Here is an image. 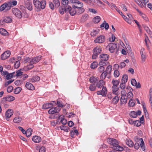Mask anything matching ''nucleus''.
<instances>
[{
	"label": "nucleus",
	"instance_id": "0eeeda50",
	"mask_svg": "<svg viewBox=\"0 0 152 152\" xmlns=\"http://www.w3.org/2000/svg\"><path fill=\"white\" fill-rule=\"evenodd\" d=\"M12 11L14 15L18 18L21 19L23 15L21 12L17 8H15L12 9Z\"/></svg>",
	"mask_w": 152,
	"mask_h": 152
},
{
	"label": "nucleus",
	"instance_id": "603ef678",
	"mask_svg": "<svg viewBox=\"0 0 152 152\" xmlns=\"http://www.w3.org/2000/svg\"><path fill=\"white\" fill-rule=\"evenodd\" d=\"M89 17V16L88 14H85L82 15V20L83 21H85L88 19Z\"/></svg>",
	"mask_w": 152,
	"mask_h": 152
},
{
	"label": "nucleus",
	"instance_id": "4468645a",
	"mask_svg": "<svg viewBox=\"0 0 152 152\" xmlns=\"http://www.w3.org/2000/svg\"><path fill=\"white\" fill-rule=\"evenodd\" d=\"M101 91H98L97 92V94L98 95H101L103 96H105L107 93V90L106 87L103 86Z\"/></svg>",
	"mask_w": 152,
	"mask_h": 152
},
{
	"label": "nucleus",
	"instance_id": "4be33fe9",
	"mask_svg": "<svg viewBox=\"0 0 152 152\" xmlns=\"http://www.w3.org/2000/svg\"><path fill=\"white\" fill-rule=\"evenodd\" d=\"M101 60L107 61L109 58V56L107 54H103L99 56Z\"/></svg>",
	"mask_w": 152,
	"mask_h": 152
},
{
	"label": "nucleus",
	"instance_id": "6ab92c4d",
	"mask_svg": "<svg viewBox=\"0 0 152 152\" xmlns=\"http://www.w3.org/2000/svg\"><path fill=\"white\" fill-rule=\"evenodd\" d=\"M127 97L126 95H123L121 96L120 98V102L121 104H126L127 102Z\"/></svg>",
	"mask_w": 152,
	"mask_h": 152
},
{
	"label": "nucleus",
	"instance_id": "f3484780",
	"mask_svg": "<svg viewBox=\"0 0 152 152\" xmlns=\"http://www.w3.org/2000/svg\"><path fill=\"white\" fill-rule=\"evenodd\" d=\"M41 57V56H39L34 58H32L30 63L34 64H36L40 61Z\"/></svg>",
	"mask_w": 152,
	"mask_h": 152
},
{
	"label": "nucleus",
	"instance_id": "7ed1b4c3",
	"mask_svg": "<svg viewBox=\"0 0 152 152\" xmlns=\"http://www.w3.org/2000/svg\"><path fill=\"white\" fill-rule=\"evenodd\" d=\"M33 4L35 7V10L37 11H39L41 10L45 9L46 1L44 0H42L41 1L39 0H34Z\"/></svg>",
	"mask_w": 152,
	"mask_h": 152
},
{
	"label": "nucleus",
	"instance_id": "ea45409f",
	"mask_svg": "<svg viewBox=\"0 0 152 152\" xmlns=\"http://www.w3.org/2000/svg\"><path fill=\"white\" fill-rule=\"evenodd\" d=\"M15 73V72L10 73V74H9L8 72V73H7L6 75V78L7 80H8L13 77H14L15 76L14 75V74Z\"/></svg>",
	"mask_w": 152,
	"mask_h": 152
},
{
	"label": "nucleus",
	"instance_id": "2eb2a0df",
	"mask_svg": "<svg viewBox=\"0 0 152 152\" xmlns=\"http://www.w3.org/2000/svg\"><path fill=\"white\" fill-rule=\"evenodd\" d=\"M13 110L12 109H9L7 110L5 113V116L7 121H9V118L13 115Z\"/></svg>",
	"mask_w": 152,
	"mask_h": 152
},
{
	"label": "nucleus",
	"instance_id": "473e14b6",
	"mask_svg": "<svg viewBox=\"0 0 152 152\" xmlns=\"http://www.w3.org/2000/svg\"><path fill=\"white\" fill-rule=\"evenodd\" d=\"M118 86H115L113 85L112 87V89L113 91V94L116 95L117 94V91L118 90L119 88L118 87Z\"/></svg>",
	"mask_w": 152,
	"mask_h": 152
},
{
	"label": "nucleus",
	"instance_id": "0e129e2a",
	"mask_svg": "<svg viewBox=\"0 0 152 152\" xmlns=\"http://www.w3.org/2000/svg\"><path fill=\"white\" fill-rule=\"evenodd\" d=\"M88 11L90 12H91L94 14H95L97 12V11L94 9L89 8Z\"/></svg>",
	"mask_w": 152,
	"mask_h": 152
},
{
	"label": "nucleus",
	"instance_id": "e433bc0d",
	"mask_svg": "<svg viewBox=\"0 0 152 152\" xmlns=\"http://www.w3.org/2000/svg\"><path fill=\"white\" fill-rule=\"evenodd\" d=\"M119 99V97L118 96L117 94L113 98L112 101L114 104H116L118 102Z\"/></svg>",
	"mask_w": 152,
	"mask_h": 152
},
{
	"label": "nucleus",
	"instance_id": "6e6552de",
	"mask_svg": "<svg viewBox=\"0 0 152 152\" xmlns=\"http://www.w3.org/2000/svg\"><path fill=\"white\" fill-rule=\"evenodd\" d=\"M109 47V50L110 52L111 53H113L116 50L118 51V49L117 48V44L112 43L110 44L108 46H107V48Z\"/></svg>",
	"mask_w": 152,
	"mask_h": 152
},
{
	"label": "nucleus",
	"instance_id": "9b49d317",
	"mask_svg": "<svg viewBox=\"0 0 152 152\" xmlns=\"http://www.w3.org/2000/svg\"><path fill=\"white\" fill-rule=\"evenodd\" d=\"M6 9L7 11L10 9V4L7 2L5 3L0 7V11H2Z\"/></svg>",
	"mask_w": 152,
	"mask_h": 152
},
{
	"label": "nucleus",
	"instance_id": "4d7b16f0",
	"mask_svg": "<svg viewBox=\"0 0 152 152\" xmlns=\"http://www.w3.org/2000/svg\"><path fill=\"white\" fill-rule=\"evenodd\" d=\"M141 124H142L141 122H140V121L139 120L134 121V125L137 127L140 126Z\"/></svg>",
	"mask_w": 152,
	"mask_h": 152
},
{
	"label": "nucleus",
	"instance_id": "4c0bfd02",
	"mask_svg": "<svg viewBox=\"0 0 152 152\" xmlns=\"http://www.w3.org/2000/svg\"><path fill=\"white\" fill-rule=\"evenodd\" d=\"M22 120L21 117L17 116L15 117L13 119V121L15 123H18L21 121Z\"/></svg>",
	"mask_w": 152,
	"mask_h": 152
},
{
	"label": "nucleus",
	"instance_id": "bb28decb",
	"mask_svg": "<svg viewBox=\"0 0 152 152\" xmlns=\"http://www.w3.org/2000/svg\"><path fill=\"white\" fill-rule=\"evenodd\" d=\"M112 69V66L110 65H109L106 67L105 70L104 71L107 74H110Z\"/></svg>",
	"mask_w": 152,
	"mask_h": 152
},
{
	"label": "nucleus",
	"instance_id": "69168bd1",
	"mask_svg": "<svg viewBox=\"0 0 152 152\" xmlns=\"http://www.w3.org/2000/svg\"><path fill=\"white\" fill-rule=\"evenodd\" d=\"M46 148L44 146L41 147L39 150V152H45Z\"/></svg>",
	"mask_w": 152,
	"mask_h": 152
},
{
	"label": "nucleus",
	"instance_id": "1a4fd4ad",
	"mask_svg": "<svg viewBox=\"0 0 152 152\" xmlns=\"http://www.w3.org/2000/svg\"><path fill=\"white\" fill-rule=\"evenodd\" d=\"M105 40V37L103 35H101L94 40V42L95 43H102L104 42Z\"/></svg>",
	"mask_w": 152,
	"mask_h": 152
},
{
	"label": "nucleus",
	"instance_id": "20e7f679",
	"mask_svg": "<svg viewBox=\"0 0 152 152\" xmlns=\"http://www.w3.org/2000/svg\"><path fill=\"white\" fill-rule=\"evenodd\" d=\"M93 54L92 58L93 59H95L98 57V55L102 51V49L100 46H97L93 50Z\"/></svg>",
	"mask_w": 152,
	"mask_h": 152
},
{
	"label": "nucleus",
	"instance_id": "f03ea898",
	"mask_svg": "<svg viewBox=\"0 0 152 152\" xmlns=\"http://www.w3.org/2000/svg\"><path fill=\"white\" fill-rule=\"evenodd\" d=\"M108 143L111 145V148L114 150L117 151H122L123 148L118 145V142L115 139L113 138H109L107 139Z\"/></svg>",
	"mask_w": 152,
	"mask_h": 152
},
{
	"label": "nucleus",
	"instance_id": "58836bf2",
	"mask_svg": "<svg viewBox=\"0 0 152 152\" xmlns=\"http://www.w3.org/2000/svg\"><path fill=\"white\" fill-rule=\"evenodd\" d=\"M3 18L6 23H10L12 21V18L10 17H5Z\"/></svg>",
	"mask_w": 152,
	"mask_h": 152
},
{
	"label": "nucleus",
	"instance_id": "680f3d73",
	"mask_svg": "<svg viewBox=\"0 0 152 152\" xmlns=\"http://www.w3.org/2000/svg\"><path fill=\"white\" fill-rule=\"evenodd\" d=\"M57 104L58 105V107H64V105L62 103V102L61 101H57Z\"/></svg>",
	"mask_w": 152,
	"mask_h": 152
},
{
	"label": "nucleus",
	"instance_id": "cd10ccee",
	"mask_svg": "<svg viewBox=\"0 0 152 152\" xmlns=\"http://www.w3.org/2000/svg\"><path fill=\"white\" fill-rule=\"evenodd\" d=\"M53 107L52 105L50 103H48L46 104H44L42 106V108L44 109H47Z\"/></svg>",
	"mask_w": 152,
	"mask_h": 152
},
{
	"label": "nucleus",
	"instance_id": "9d476101",
	"mask_svg": "<svg viewBox=\"0 0 152 152\" xmlns=\"http://www.w3.org/2000/svg\"><path fill=\"white\" fill-rule=\"evenodd\" d=\"M15 98L12 96H7L2 98L1 100V102L4 103L7 102H11L15 99Z\"/></svg>",
	"mask_w": 152,
	"mask_h": 152
},
{
	"label": "nucleus",
	"instance_id": "6e6d98bb",
	"mask_svg": "<svg viewBox=\"0 0 152 152\" xmlns=\"http://www.w3.org/2000/svg\"><path fill=\"white\" fill-rule=\"evenodd\" d=\"M100 66L98 68V70L99 73H102L104 71V68L102 66Z\"/></svg>",
	"mask_w": 152,
	"mask_h": 152
},
{
	"label": "nucleus",
	"instance_id": "bf43d9fd",
	"mask_svg": "<svg viewBox=\"0 0 152 152\" xmlns=\"http://www.w3.org/2000/svg\"><path fill=\"white\" fill-rule=\"evenodd\" d=\"M120 75L119 72L118 70H115L114 73V75L115 77H117L119 76Z\"/></svg>",
	"mask_w": 152,
	"mask_h": 152
},
{
	"label": "nucleus",
	"instance_id": "f8f14e48",
	"mask_svg": "<svg viewBox=\"0 0 152 152\" xmlns=\"http://www.w3.org/2000/svg\"><path fill=\"white\" fill-rule=\"evenodd\" d=\"M51 108L48 111V113L49 114H53L56 113H58L61 109L58 107H56Z\"/></svg>",
	"mask_w": 152,
	"mask_h": 152
},
{
	"label": "nucleus",
	"instance_id": "774afa93",
	"mask_svg": "<svg viewBox=\"0 0 152 152\" xmlns=\"http://www.w3.org/2000/svg\"><path fill=\"white\" fill-rule=\"evenodd\" d=\"M13 89V88L12 86H9L7 88V91L9 93L11 92Z\"/></svg>",
	"mask_w": 152,
	"mask_h": 152
},
{
	"label": "nucleus",
	"instance_id": "39448f33",
	"mask_svg": "<svg viewBox=\"0 0 152 152\" xmlns=\"http://www.w3.org/2000/svg\"><path fill=\"white\" fill-rule=\"evenodd\" d=\"M140 144L138 142H136L134 145V148L136 150H138L140 147L142 150L143 151H144L145 150V147L144 146V141L142 138H140Z\"/></svg>",
	"mask_w": 152,
	"mask_h": 152
},
{
	"label": "nucleus",
	"instance_id": "864d4df0",
	"mask_svg": "<svg viewBox=\"0 0 152 152\" xmlns=\"http://www.w3.org/2000/svg\"><path fill=\"white\" fill-rule=\"evenodd\" d=\"M135 103L133 100L132 99H130L129 102V105L130 107L134 106L135 105Z\"/></svg>",
	"mask_w": 152,
	"mask_h": 152
},
{
	"label": "nucleus",
	"instance_id": "a878e982",
	"mask_svg": "<svg viewBox=\"0 0 152 152\" xmlns=\"http://www.w3.org/2000/svg\"><path fill=\"white\" fill-rule=\"evenodd\" d=\"M30 64L27 65L26 66H25L23 69L26 71H28L31 69H32L34 67V66L33 65V64H34L31 63H30Z\"/></svg>",
	"mask_w": 152,
	"mask_h": 152
},
{
	"label": "nucleus",
	"instance_id": "e2e57ef3",
	"mask_svg": "<svg viewBox=\"0 0 152 152\" xmlns=\"http://www.w3.org/2000/svg\"><path fill=\"white\" fill-rule=\"evenodd\" d=\"M31 58H30L28 57H25L24 58V61L25 62V63H27L29 61V63H30V61L31 59Z\"/></svg>",
	"mask_w": 152,
	"mask_h": 152
},
{
	"label": "nucleus",
	"instance_id": "aec40b11",
	"mask_svg": "<svg viewBox=\"0 0 152 152\" xmlns=\"http://www.w3.org/2000/svg\"><path fill=\"white\" fill-rule=\"evenodd\" d=\"M98 78L96 77L92 76L89 78V80L91 84H95L98 81Z\"/></svg>",
	"mask_w": 152,
	"mask_h": 152
},
{
	"label": "nucleus",
	"instance_id": "8fccbe9b",
	"mask_svg": "<svg viewBox=\"0 0 152 152\" xmlns=\"http://www.w3.org/2000/svg\"><path fill=\"white\" fill-rule=\"evenodd\" d=\"M22 88L20 87H18L14 90V93L15 94H19L21 91Z\"/></svg>",
	"mask_w": 152,
	"mask_h": 152
},
{
	"label": "nucleus",
	"instance_id": "de8ad7c7",
	"mask_svg": "<svg viewBox=\"0 0 152 152\" xmlns=\"http://www.w3.org/2000/svg\"><path fill=\"white\" fill-rule=\"evenodd\" d=\"M100 18L99 16H96L93 19V21L96 23H99L100 21Z\"/></svg>",
	"mask_w": 152,
	"mask_h": 152
},
{
	"label": "nucleus",
	"instance_id": "412c9836",
	"mask_svg": "<svg viewBox=\"0 0 152 152\" xmlns=\"http://www.w3.org/2000/svg\"><path fill=\"white\" fill-rule=\"evenodd\" d=\"M26 88L28 90H34L35 89L34 86L29 82L26 83L25 85Z\"/></svg>",
	"mask_w": 152,
	"mask_h": 152
},
{
	"label": "nucleus",
	"instance_id": "2f4dec72",
	"mask_svg": "<svg viewBox=\"0 0 152 152\" xmlns=\"http://www.w3.org/2000/svg\"><path fill=\"white\" fill-rule=\"evenodd\" d=\"M96 87L95 84L94 83L91 84L89 87L88 89L92 91H94L96 90Z\"/></svg>",
	"mask_w": 152,
	"mask_h": 152
},
{
	"label": "nucleus",
	"instance_id": "052dcab7",
	"mask_svg": "<svg viewBox=\"0 0 152 152\" xmlns=\"http://www.w3.org/2000/svg\"><path fill=\"white\" fill-rule=\"evenodd\" d=\"M126 83L122 82L120 83V87L122 89H124L126 88Z\"/></svg>",
	"mask_w": 152,
	"mask_h": 152
},
{
	"label": "nucleus",
	"instance_id": "5fc2aeb1",
	"mask_svg": "<svg viewBox=\"0 0 152 152\" xmlns=\"http://www.w3.org/2000/svg\"><path fill=\"white\" fill-rule=\"evenodd\" d=\"M98 31L96 30H94L91 33V35L92 37H95L98 34Z\"/></svg>",
	"mask_w": 152,
	"mask_h": 152
},
{
	"label": "nucleus",
	"instance_id": "5701e85b",
	"mask_svg": "<svg viewBox=\"0 0 152 152\" xmlns=\"http://www.w3.org/2000/svg\"><path fill=\"white\" fill-rule=\"evenodd\" d=\"M25 4L27 9L30 11L32 10V4L30 1H25Z\"/></svg>",
	"mask_w": 152,
	"mask_h": 152
},
{
	"label": "nucleus",
	"instance_id": "b1692460",
	"mask_svg": "<svg viewBox=\"0 0 152 152\" xmlns=\"http://www.w3.org/2000/svg\"><path fill=\"white\" fill-rule=\"evenodd\" d=\"M32 141L35 143H39L41 140L40 137L37 136H34L33 137Z\"/></svg>",
	"mask_w": 152,
	"mask_h": 152
},
{
	"label": "nucleus",
	"instance_id": "338daca9",
	"mask_svg": "<svg viewBox=\"0 0 152 152\" xmlns=\"http://www.w3.org/2000/svg\"><path fill=\"white\" fill-rule=\"evenodd\" d=\"M69 3V1L68 0H62L61 3L63 5V6H66Z\"/></svg>",
	"mask_w": 152,
	"mask_h": 152
},
{
	"label": "nucleus",
	"instance_id": "c85d7f7f",
	"mask_svg": "<svg viewBox=\"0 0 152 152\" xmlns=\"http://www.w3.org/2000/svg\"><path fill=\"white\" fill-rule=\"evenodd\" d=\"M0 33L2 35L4 36H8L9 35V33L7 30L3 28H0Z\"/></svg>",
	"mask_w": 152,
	"mask_h": 152
},
{
	"label": "nucleus",
	"instance_id": "a211bd4d",
	"mask_svg": "<svg viewBox=\"0 0 152 152\" xmlns=\"http://www.w3.org/2000/svg\"><path fill=\"white\" fill-rule=\"evenodd\" d=\"M61 119L60 122L63 125H65L67 123V120L64 118V116L63 115H61L60 116L59 115V117L57 120Z\"/></svg>",
	"mask_w": 152,
	"mask_h": 152
},
{
	"label": "nucleus",
	"instance_id": "09e8293b",
	"mask_svg": "<svg viewBox=\"0 0 152 152\" xmlns=\"http://www.w3.org/2000/svg\"><path fill=\"white\" fill-rule=\"evenodd\" d=\"M107 75V74L105 73V72L104 71L102 73L100 76V78L101 80H103L106 77Z\"/></svg>",
	"mask_w": 152,
	"mask_h": 152
},
{
	"label": "nucleus",
	"instance_id": "37998d69",
	"mask_svg": "<svg viewBox=\"0 0 152 152\" xmlns=\"http://www.w3.org/2000/svg\"><path fill=\"white\" fill-rule=\"evenodd\" d=\"M120 83V80H113L112 81L111 83L113 84V85L116 86H118Z\"/></svg>",
	"mask_w": 152,
	"mask_h": 152
},
{
	"label": "nucleus",
	"instance_id": "3c124183",
	"mask_svg": "<svg viewBox=\"0 0 152 152\" xmlns=\"http://www.w3.org/2000/svg\"><path fill=\"white\" fill-rule=\"evenodd\" d=\"M129 115L132 118H135L137 117L136 112L134 111H132L130 113Z\"/></svg>",
	"mask_w": 152,
	"mask_h": 152
},
{
	"label": "nucleus",
	"instance_id": "f257e3e1",
	"mask_svg": "<svg viewBox=\"0 0 152 152\" xmlns=\"http://www.w3.org/2000/svg\"><path fill=\"white\" fill-rule=\"evenodd\" d=\"M69 1L73 4L72 5V7L77 9V13L78 14H81L85 11L84 8L83 7V4L78 0H70Z\"/></svg>",
	"mask_w": 152,
	"mask_h": 152
},
{
	"label": "nucleus",
	"instance_id": "49530a36",
	"mask_svg": "<svg viewBox=\"0 0 152 152\" xmlns=\"http://www.w3.org/2000/svg\"><path fill=\"white\" fill-rule=\"evenodd\" d=\"M97 63L96 62H94L91 64V68L92 69H94L97 67Z\"/></svg>",
	"mask_w": 152,
	"mask_h": 152
},
{
	"label": "nucleus",
	"instance_id": "423d86ee",
	"mask_svg": "<svg viewBox=\"0 0 152 152\" xmlns=\"http://www.w3.org/2000/svg\"><path fill=\"white\" fill-rule=\"evenodd\" d=\"M76 9L75 7H71L68 6H66V13H69L72 16L75 15L76 13H77V10H75Z\"/></svg>",
	"mask_w": 152,
	"mask_h": 152
},
{
	"label": "nucleus",
	"instance_id": "c9c22d12",
	"mask_svg": "<svg viewBox=\"0 0 152 152\" xmlns=\"http://www.w3.org/2000/svg\"><path fill=\"white\" fill-rule=\"evenodd\" d=\"M143 50H143L141 49L140 51V54L141 56V60L142 62H144L145 61L146 58L145 55V53L143 52Z\"/></svg>",
	"mask_w": 152,
	"mask_h": 152
},
{
	"label": "nucleus",
	"instance_id": "72a5a7b5",
	"mask_svg": "<svg viewBox=\"0 0 152 152\" xmlns=\"http://www.w3.org/2000/svg\"><path fill=\"white\" fill-rule=\"evenodd\" d=\"M109 63V62L107 61L100 60L99 61V66H105L107 65Z\"/></svg>",
	"mask_w": 152,
	"mask_h": 152
},
{
	"label": "nucleus",
	"instance_id": "dca6fc26",
	"mask_svg": "<svg viewBox=\"0 0 152 152\" xmlns=\"http://www.w3.org/2000/svg\"><path fill=\"white\" fill-rule=\"evenodd\" d=\"M105 83V81L102 80H100L96 83V86L99 88H101L102 87L104 86Z\"/></svg>",
	"mask_w": 152,
	"mask_h": 152
},
{
	"label": "nucleus",
	"instance_id": "393cba45",
	"mask_svg": "<svg viewBox=\"0 0 152 152\" xmlns=\"http://www.w3.org/2000/svg\"><path fill=\"white\" fill-rule=\"evenodd\" d=\"M40 79V77L36 75L34 76L32 78L29 79V81L32 83L36 81H38Z\"/></svg>",
	"mask_w": 152,
	"mask_h": 152
},
{
	"label": "nucleus",
	"instance_id": "f704fd0d",
	"mask_svg": "<svg viewBox=\"0 0 152 152\" xmlns=\"http://www.w3.org/2000/svg\"><path fill=\"white\" fill-rule=\"evenodd\" d=\"M32 129L31 128H29L26 131V133L25 134L27 137H29L32 134Z\"/></svg>",
	"mask_w": 152,
	"mask_h": 152
},
{
	"label": "nucleus",
	"instance_id": "7c9ffc66",
	"mask_svg": "<svg viewBox=\"0 0 152 152\" xmlns=\"http://www.w3.org/2000/svg\"><path fill=\"white\" fill-rule=\"evenodd\" d=\"M126 144L130 147H132L134 145L133 142L130 139H127L126 141Z\"/></svg>",
	"mask_w": 152,
	"mask_h": 152
},
{
	"label": "nucleus",
	"instance_id": "ddd939ff",
	"mask_svg": "<svg viewBox=\"0 0 152 152\" xmlns=\"http://www.w3.org/2000/svg\"><path fill=\"white\" fill-rule=\"evenodd\" d=\"M11 54L10 51L9 50H7L5 51L1 56V59L4 60L8 58Z\"/></svg>",
	"mask_w": 152,
	"mask_h": 152
},
{
	"label": "nucleus",
	"instance_id": "13d9d810",
	"mask_svg": "<svg viewBox=\"0 0 152 152\" xmlns=\"http://www.w3.org/2000/svg\"><path fill=\"white\" fill-rule=\"evenodd\" d=\"M133 94L131 91H130L127 93V98L132 99L133 98Z\"/></svg>",
	"mask_w": 152,
	"mask_h": 152
},
{
	"label": "nucleus",
	"instance_id": "c756f323",
	"mask_svg": "<svg viewBox=\"0 0 152 152\" xmlns=\"http://www.w3.org/2000/svg\"><path fill=\"white\" fill-rule=\"evenodd\" d=\"M66 7L65 6H61L59 10V12L60 14L63 15L64 14V12H66Z\"/></svg>",
	"mask_w": 152,
	"mask_h": 152
},
{
	"label": "nucleus",
	"instance_id": "79ce46f5",
	"mask_svg": "<svg viewBox=\"0 0 152 152\" xmlns=\"http://www.w3.org/2000/svg\"><path fill=\"white\" fill-rule=\"evenodd\" d=\"M128 80V76L126 74H124L121 79V82L126 83Z\"/></svg>",
	"mask_w": 152,
	"mask_h": 152
},
{
	"label": "nucleus",
	"instance_id": "c03bdc74",
	"mask_svg": "<svg viewBox=\"0 0 152 152\" xmlns=\"http://www.w3.org/2000/svg\"><path fill=\"white\" fill-rule=\"evenodd\" d=\"M53 3L56 8L60 6V2L59 0H54Z\"/></svg>",
	"mask_w": 152,
	"mask_h": 152
},
{
	"label": "nucleus",
	"instance_id": "a18cd8bd",
	"mask_svg": "<svg viewBox=\"0 0 152 152\" xmlns=\"http://www.w3.org/2000/svg\"><path fill=\"white\" fill-rule=\"evenodd\" d=\"M8 4L10 3V9L11 8L12 6H15L17 3V1L15 0H14L12 1H10L7 2Z\"/></svg>",
	"mask_w": 152,
	"mask_h": 152
},
{
	"label": "nucleus",
	"instance_id": "a19ab883",
	"mask_svg": "<svg viewBox=\"0 0 152 152\" xmlns=\"http://www.w3.org/2000/svg\"><path fill=\"white\" fill-rule=\"evenodd\" d=\"M23 70H24L23 69H20L17 71L16 72V75H15V76L18 77L20 76H21L23 74V72H22Z\"/></svg>",
	"mask_w": 152,
	"mask_h": 152
}]
</instances>
